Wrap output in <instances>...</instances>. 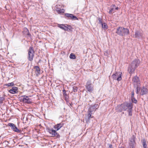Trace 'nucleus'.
Returning a JSON list of instances; mask_svg holds the SVG:
<instances>
[{
  "instance_id": "obj_1",
  "label": "nucleus",
  "mask_w": 148,
  "mask_h": 148,
  "mask_svg": "<svg viewBox=\"0 0 148 148\" xmlns=\"http://www.w3.org/2000/svg\"><path fill=\"white\" fill-rule=\"evenodd\" d=\"M140 61L138 59H136L133 60L129 65L128 71L130 74H132L135 70V69L139 66Z\"/></svg>"
},
{
  "instance_id": "obj_2",
  "label": "nucleus",
  "mask_w": 148,
  "mask_h": 148,
  "mask_svg": "<svg viewBox=\"0 0 148 148\" xmlns=\"http://www.w3.org/2000/svg\"><path fill=\"white\" fill-rule=\"evenodd\" d=\"M116 33L120 36H124L129 34V31L127 28L119 27L116 29Z\"/></svg>"
},
{
  "instance_id": "obj_3",
  "label": "nucleus",
  "mask_w": 148,
  "mask_h": 148,
  "mask_svg": "<svg viewBox=\"0 0 148 148\" xmlns=\"http://www.w3.org/2000/svg\"><path fill=\"white\" fill-rule=\"evenodd\" d=\"M34 51L33 47H30L28 52V59L29 61H32L33 60L34 56Z\"/></svg>"
},
{
  "instance_id": "obj_4",
  "label": "nucleus",
  "mask_w": 148,
  "mask_h": 148,
  "mask_svg": "<svg viewBox=\"0 0 148 148\" xmlns=\"http://www.w3.org/2000/svg\"><path fill=\"white\" fill-rule=\"evenodd\" d=\"M122 74V73L121 72L116 73L112 76V77L114 79L119 81L121 79Z\"/></svg>"
},
{
  "instance_id": "obj_5",
  "label": "nucleus",
  "mask_w": 148,
  "mask_h": 148,
  "mask_svg": "<svg viewBox=\"0 0 148 148\" xmlns=\"http://www.w3.org/2000/svg\"><path fill=\"white\" fill-rule=\"evenodd\" d=\"M86 88L87 90L89 92H92L93 90V87L91 86V81L89 80L87 81L86 86Z\"/></svg>"
},
{
  "instance_id": "obj_6",
  "label": "nucleus",
  "mask_w": 148,
  "mask_h": 148,
  "mask_svg": "<svg viewBox=\"0 0 148 148\" xmlns=\"http://www.w3.org/2000/svg\"><path fill=\"white\" fill-rule=\"evenodd\" d=\"M135 137L134 136L130 138L129 142L130 148H134L135 144Z\"/></svg>"
},
{
  "instance_id": "obj_7",
  "label": "nucleus",
  "mask_w": 148,
  "mask_h": 148,
  "mask_svg": "<svg viewBox=\"0 0 148 148\" xmlns=\"http://www.w3.org/2000/svg\"><path fill=\"white\" fill-rule=\"evenodd\" d=\"M132 105L131 103H125L121 104V106H122V108L123 110H126L127 109L128 110V108L130 107Z\"/></svg>"
},
{
  "instance_id": "obj_8",
  "label": "nucleus",
  "mask_w": 148,
  "mask_h": 148,
  "mask_svg": "<svg viewBox=\"0 0 148 148\" xmlns=\"http://www.w3.org/2000/svg\"><path fill=\"white\" fill-rule=\"evenodd\" d=\"M22 97H23L22 101L24 103L28 104H30L32 103L31 101V99L29 98L28 97L23 95L22 96Z\"/></svg>"
},
{
  "instance_id": "obj_9",
  "label": "nucleus",
  "mask_w": 148,
  "mask_h": 148,
  "mask_svg": "<svg viewBox=\"0 0 148 148\" xmlns=\"http://www.w3.org/2000/svg\"><path fill=\"white\" fill-rule=\"evenodd\" d=\"M132 81L135 86L138 84L140 85L139 78L137 76H135L133 77Z\"/></svg>"
},
{
  "instance_id": "obj_10",
  "label": "nucleus",
  "mask_w": 148,
  "mask_h": 148,
  "mask_svg": "<svg viewBox=\"0 0 148 148\" xmlns=\"http://www.w3.org/2000/svg\"><path fill=\"white\" fill-rule=\"evenodd\" d=\"M48 131L51 134L52 136H54L57 135V133L56 131L53 130V129H49Z\"/></svg>"
},
{
  "instance_id": "obj_11",
  "label": "nucleus",
  "mask_w": 148,
  "mask_h": 148,
  "mask_svg": "<svg viewBox=\"0 0 148 148\" xmlns=\"http://www.w3.org/2000/svg\"><path fill=\"white\" fill-rule=\"evenodd\" d=\"M63 125L64 124L62 123H61L55 125L54 126V128L56 130V131H58L62 127Z\"/></svg>"
},
{
  "instance_id": "obj_12",
  "label": "nucleus",
  "mask_w": 148,
  "mask_h": 148,
  "mask_svg": "<svg viewBox=\"0 0 148 148\" xmlns=\"http://www.w3.org/2000/svg\"><path fill=\"white\" fill-rule=\"evenodd\" d=\"M18 88L16 87H13L10 90L9 92L10 93L14 94L17 92Z\"/></svg>"
},
{
  "instance_id": "obj_13",
  "label": "nucleus",
  "mask_w": 148,
  "mask_h": 148,
  "mask_svg": "<svg viewBox=\"0 0 148 148\" xmlns=\"http://www.w3.org/2000/svg\"><path fill=\"white\" fill-rule=\"evenodd\" d=\"M65 15L67 17L74 20L77 19V17L73 15L72 14H66Z\"/></svg>"
},
{
  "instance_id": "obj_14",
  "label": "nucleus",
  "mask_w": 148,
  "mask_h": 148,
  "mask_svg": "<svg viewBox=\"0 0 148 148\" xmlns=\"http://www.w3.org/2000/svg\"><path fill=\"white\" fill-rule=\"evenodd\" d=\"M147 89L144 87L141 88L140 94L141 95H143L147 94Z\"/></svg>"
},
{
  "instance_id": "obj_15",
  "label": "nucleus",
  "mask_w": 148,
  "mask_h": 148,
  "mask_svg": "<svg viewBox=\"0 0 148 148\" xmlns=\"http://www.w3.org/2000/svg\"><path fill=\"white\" fill-rule=\"evenodd\" d=\"M142 34L138 31H136L135 32L134 36L135 38H140L142 37Z\"/></svg>"
},
{
  "instance_id": "obj_16",
  "label": "nucleus",
  "mask_w": 148,
  "mask_h": 148,
  "mask_svg": "<svg viewBox=\"0 0 148 148\" xmlns=\"http://www.w3.org/2000/svg\"><path fill=\"white\" fill-rule=\"evenodd\" d=\"M115 110L117 112H121L123 110L121 106V105H118L116 108Z\"/></svg>"
},
{
  "instance_id": "obj_17",
  "label": "nucleus",
  "mask_w": 148,
  "mask_h": 148,
  "mask_svg": "<svg viewBox=\"0 0 148 148\" xmlns=\"http://www.w3.org/2000/svg\"><path fill=\"white\" fill-rule=\"evenodd\" d=\"M34 68L35 69L36 74L38 75L40 73V70L39 67L37 66H35Z\"/></svg>"
},
{
  "instance_id": "obj_18",
  "label": "nucleus",
  "mask_w": 148,
  "mask_h": 148,
  "mask_svg": "<svg viewBox=\"0 0 148 148\" xmlns=\"http://www.w3.org/2000/svg\"><path fill=\"white\" fill-rule=\"evenodd\" d=\"M98 107V105L97 104H95L93 106L90 107V111L92 112L93 110H95L97 109Z\"/></svg>"
},
{
  "instance_id": "obj_19",
  "label": "nucleus",
  "mask_w": 148,
  "mask_h": 148,
  "mask_svg": "<svg viewBox=\"0 0 148 148\" xmlns=\"http://www.w3.org/2000/svg\"><path fill=\"white\" fill-rule=\"evenodd\" d=\"M91 112L90 111H89L88 112V115H87L88 119L87 120H86L87 122H88L89 121L90 119V118H92L93 116H92L91 115L92 113H91Z\"/></svg>"
},
{
  "instance_id": "obj_20",
  "label": "nucleus",
  "mask_w": 148,
  "mask_h": 148,
  "mask_svg": "<svg viewBox=\"0 0 148 148\" xmlns=\"http://www.w3.org/2000/svg\"><path fill=\"white\" fill-rule=\"evenodd\" d=\"M63 95L64 96V97L65 98V100L67 101V99H68V95H67V94L66 93V90L64 89L63 90Z\"/></svg>"
},
{
  "instance_id": "obj_21",
  "label": "nucleus",
  "mask_w": 148,
  "mask_h": 148,
  "mask_svg": "<svg viewBox=\"0 0 148 148\" xmlns=\"http://www.w3.org/2000/svg\"><path fill=\"white\" fill-rule=\"evenodd\" d=\"M142 144L144 148H147V145L146 143V141L145 139H144L142 140Z\"/></svg>"
},
{
  "instance_id": "obj_22",
  "label": "nucleus",
  "mask_w": 148,
  "mask_h": 148,
  "mask_svg": "<svg viewBox=\"0 0 148 148\" xmlns=\"http://www.w3.org/2000/svg\"><path fill=\"white\" fill-rule=\"evenodd\" d=\"M134 93L133 91L132 92V100L133 102L135 103H137V101L134 98Z\"/></svg>"
},
{
  "instance_id": "obj_23",
  "label": "nucleus",
  "mask_w": 148,
  "mask_h": 148,
  "mask_svg": "<svg viewBox=\"0 0 148 148\" xmlns=\"http://www.w3.org/2000/svg\"><path fill=\"white\" fill-rule=\"evenodd\" d=\"M102 28L104 29H106L108 28V26L106 23H103L101 25Z\"/></svg>"
},
{
  "instance_id": "obj_24",
  "label": "nucleus",
  "mask_w": 148,
  "mask_h": 148,
  "mask_svg": "<svg viewBox=\"0 0 148 148\" xmlns=\"http://www.w3.org/2000/svg\"><path fill=\"white\" fill-rule=\"evenodd\" d=\"M8 125L9 126L11 127V128L13 130H14V129L16 127L14 124L12 123H9Z\"/></svg>"
},
{
  "instance_id": "obj_25",
  "label": "nucleus",
  "mask_w": 148,
  "mask_h": 148,
  "mask_svg": "<svg viewBox=\"0 0 148 148\" xmlns=\"http://www.w3.org/2000/svg\"><path fill=\"white\" fill-rule=\"evenodd\" d=\"M132 105L128 109V111L129 113V116H132Z\"/></svg>"
},
{
  "instance_id": "obj_26",
  "label": "nucleus",
  "mask_w": 148,
  "mask_h": 148,
  "mask_svg": "<svg viewBox=\"0 0 148 148\" xmlns=\"http://www.w3.org/2000/svg\"><path fill=\"white\" fill-rule=\"evenodd\" d=\"M135 86L136 87V93L138 94L140 91V85L138 84V85H135Z\"/></svg>"
},
{
  "instance_id": "obj_27",
  "label": "nucleus",
  "mask_w": 148,
  "mask_h": 148,
  "mask_svg": "<svg viewBox=\"0 0 148 148\" xmlns=\"http://www.w3.org/2000/svg\"><path fill=\"white\" fill-rule=\"evenodd\" d=\"M13 131L17 133H20L21 131V130L18 129L16 127L14 129Z\"/></svg>"
},
{
  "instance_id": "obj_28",
  "label": "nucleus",
  "mask_w": 148,
  "mask_h": 148,
  "mask_svg": "<svg viewBox=\"0 0 148 148\" xmlns=\"http://www.w3.org/2000/svg\"><path fill=\"white\" fill-rule=\"evenodd\" d=\"M57 11L59 13H62L64 12V9H61L57 10Z\"/></svg>"
},
{
  "instance_id": "obj_29",
  "label": "nucleus",
  "mask_w": 148,
  "mask_h": 148,
  "mask_svg": "<svg viewBox=\"0 0 148 148\" xmlns=\"http://www.w3.org/2000/svg\"><path fill=\"white\" fill-rule=\"evenodd\" d=\"M70 58L71 59H75L76 58V57L75 55L71 53L70 55Z\"/></svg>"
},
{
  "instance_id": "obj_30",
  "label": "nucleus",
  "mask_w": 148,
  "mask_h": 148,
  "mask_svg": "<svg viewBox=\"0 0 148 148\" xmlns=\"http://www.w3.org/2000/svg\"><path fill=\"white\" fill-rule=\"evenodd\" d=\"M5 98L3 97H0V104L3 103V101L5 100Z\"/></svg>"
},
{
  "instance_id": "obj_31",
  "label": "nucleus",
  "mask_w": 148,
  "mask_h": 148,
  "mask_svg": "<svg viewBox=\"0 0 148 148\" xmlns=\"http://www.w3.org/2000/svg\"><path fill=\"white\" fill-rule=\"evenodd\" d=\"M14 85V84L13 82H11L10 83H9L8 84H6L5 85V86H12Z\"/></svg>"
},
{
  "instance_id": "obj_32",
  "label": "nucleus",
  "mask_w": 148,
  "mask_h": 148,
  "mask_svg": "<svg viewBox=\"0 0 148 148\" xmlns=\"http://www.w3.org/2000/svg\"><path fill=\"white\" fill-rule=\"evenodd\" d=\"M73 90L74 92H76L77 91V88L76 86H74L73 88Z\"/></svg>"
},
{
  "instance_id": "obj_33",
  "label": "nucleus",
  "mask_w": 148,
  "mask_h": 148,
  "mask_svg": "<svg viewBox=\"0 0 148 148\" xmlns=\"http://www.w3.org/2000/svg\"><path fill=\"white\" fill-rule=\"evenodd\" d=\"M65 27V25L63 24L60 25L58 26V27H59L61 29H64V27Z\"/></svg>"
},
{
  "instance_id": "obj_34",
  "label": "nucleus",
  "mask_w": 148,
  "mask_h": 148,
  "mask_svg": "<svg viewBox=\"0 0 148 148\" xmlns=\"http://www.w3.org/2000/svg\"><path fill=\"white\" fill-rule=\"evenodd\" d=\"M98 20L99 21V23H100L101 25L102 23H103L102 20L101 18H99L98 19Z\"/></svg>"
},
{
  "instance_id": "obj_35",
  "label": "nucleus",
  "mask_w": 148,
  "mask_h": 148,
  "mask_svg": "<svg viewBox=\"0 0 148 148\" xmlns=\"http://www.w3.org/2000/svg\"><path fill=\"white\" fill-rule=\"evenodd\" d=\"M114 8L113 7H112L111 8V9L110 10L109 12V14H111L112 13V12L114 11Z\"/></svg>"
},
{
  "instance_id": "obj_36",
  "label": "nucleus",
  "mask_w": 148,
  "mask_h": 148,
  "mask_svg": "<svg viewBox=\"0 0 148 148\" xmlns=\"http://www.w3.org/2000/svg\"><path fill=\"white\" fill-rule=\"evenodd\" d=\"M68 29L69 28L65 26L64 27V30L66 31H68Z\"/></svg>"
},
{
  "instance_id": "obj_37",
  "label": "nucleus",
  "mask_w": 148,
  "mask_h": 148,
  "mask_svg": "<svg viewBox=\"0 0 148 148\" xmlns=\"http://www.w3.org/2000/svg\"><path fill=\"white\" fill-rule=\"evenodd\" d=\"M112 7H113L114 8V9H115V8H116L115 7V6L114 5H112Z\"/></svg>"
},
{
  "instance_id": "obj_38",
  "label": "nucleus",
  "mask_w": 148,
  "mask_h": 148,
  "mask_svg": "<svg viewBox=\"0 0 148 148\" xmlns=\"http://www.w3.org/2000/svg\"><path fill=\"white\" fill-rule=\"evenodd\" d=\"M26 29L28 31V33H27V35H29V31L26 28Z\"/></svg>"
},
{
  "instance_id": "obj_39",
  "label": "nucleus",
  "mask_w": 148,
  "mask_h": 148,
  "mask_svg": "<svg viewBox=\"0 0 148 148\" xmlns=\"http://www.w3.org/2000/svg\"><path fill=\"white\" fill-rule=\"evenodd\" d=\"M115 9L118 10L119 9V8L118 7H116L115 8Z\"/></svg>"
},
{
  "instance_id": "obj_40",
  "label": "nucleus",
  "mask_w": 148,
  "mask_h": 148,
  "mask_svg": "<svg viewBox=\"0 0 148 148\" xmlns=\"http://www.w3.org/2000/svg\"><path fill=\"white\" fill-rule=\"evenodd\" d=\"M111 146H112V145H109V147H111Z\"/></svg>"
},
{
  "instance_id": "obj_41",
  "label": "nucleus",
  "mask_w": 148,
  "mask_h": 148,
  "mask_svg": "<svg viewBox=\"0 0 148 148\" xmlns=\"http://www.w3.org/2000/svg\"><path fill=\"white\" fill-rule=\"evenodd\" d=\"M124 148V147H120V148Z\"/></svg>"
}]
</instances>
